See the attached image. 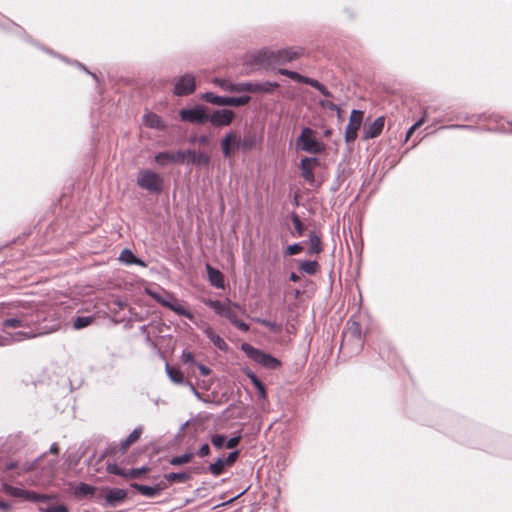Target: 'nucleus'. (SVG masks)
I'll return each instance as SVG.
<instances>
[{
	"label": "nucleus",
	"mask_w": 512,
	"mask_h": 512,
	"mask_svg": "<svg viewBox=\"0 0 512 512\" xmlns=\"http://www.w3.org/2000/svg\"><path fill=\"white\" fill-rule=\"evenodd\" d=\"M44 319L45 317L38 312L31 310L21 311L15 316L5 319L3 321V328H22V330L11 334L13 341H22L45 334L46 332L39 327L40 322Z\"/></svg>",
	"instance_id": "1"
},
{
	"label": "nucleus",
	"mask_w": 512,
	"mask_h": 512,
	"mask_svg": "<svg viewBox=\"0 0 512 512\" xmlns=\"http://www.w3.org/2000/svg\"><path fill=\"white\" fill-rule=\"evenodd\" d=\"M303 49H282L277 51L263 50L259 53L257 61L264 66L283 65L299 58Z\"/></svg>",
	"instance_id": "2"
},
{
	"label": "nucleus",
	"mask_w": 512,
	"mask_h": 512,
	"mask_svg": "<svg viewBox=\"0 0 512 512\" xmlns=\"http://www.w3.org/2000/svg\"><path fill=\"white\" fill-rule=\"evenodd\" d=\"M204 303L212 308L218 315L227 318L233 325L243 332L249 330V325L243 321H240L237 317L235 307L229 302H222L218 300H205Z\"/></svg>",
	"instance_id": "3"
},
{
	"label": "nucleus",
	"mask_w": 512,
	"mask_h": 512,
	"mask_svg": "<svg viewBox=\"0 0 512 512\" xmlns=\"http://www.w3.org/2000/svg\"><path fill=\"white\" fill-rule=\"evenodd\" d=\"M136 182L140 188L150 193L158 194L163 188V178L161 175L149 169L140 170Z\"/></svg>",
	"instance_id": "4"
},
{
	"label": "nucleus",
	"mask_w": 512,
	"mask_h": 512,
	"mask_svg": "<svg viewBox=\"0 0 512 512\" xmlns=\"http://www.w3.org/2000/svg\"><path fill=\"white\" fill-rule=\"evenodd\" d=\"M296 146L299 150L312 154L321 153L324 150V144L316 139L315 131L309 127L302 128L296 140Z\"/></svg>",
	"instance_id": "5"
},
{
	"label": "nucleus",
	"mask_w": 512,
	"mask_h": 512,
	"mask_svg": "<svg viewBox=\"0 0 512 512\" xmlns=\"http://www.w3.org/2000/svg\"><path fill=\"white\" fill-rule=\"evenodd\" d=\"M202 99L208 103L217 105V106H233L240 107L249 103V96H240V97H229V96H218L212 92H206L202 95Z\"/></svg>",
	"instance_id": "6"
},
{
	"label": "nucleus",
	"mask_w": 512,
	"mask_h": 512,
	"mask_svg": "<svg viewBox=\"0 0 512 512\" xmlns=\"http://www.w3.org/2000/svg\"><path fill=\"white\" fill-rule=\"evenodd\" d=\"M241 349L249 358L267 368H277L280 365V362L276 358L254 348L248 343L242 344Z\"/></svg>",
	"instance_id": "7"
},
{
	"label": "nucleus",
	"mask_w": 512,
	"mask_h": 512,
	"mask_svg": "<svg viewBox=\"0 0 512 512\" xmlns=\"http://www.w3.org/2000/svg\"><path fill=\"white\" fill-rule=\"evenodd\" d=\"M242 136L238 130H230L221 140V149L225 158H230L233 153L243 150Z\"/></svg>",
	"instance_id": "8"
},
{
	"label": "nucleus",
	"mask_w": 512,
	"mask_h": 512,
	"mask_svg": "<svg viewBox=\"0 0 512 512\" xmlns=\"http://www.w3.org/2000/svg\"><path fill=\"white\" fill-rule=\"evenodd\" d=\"M351 342H354L356 349L359 350L363 345V339L361 335V329L357 322L349 321L347 323V329L343 334L342 349H346Z\"/></svg>",
	"instance_id": "9"
},
{
	"label": "nucleus",
	"mask_w": 512,
	"mask_h": 512,
	"mask_svg": "<svg viewBox=\"0 0 512 512\" xmlns=\"http://www.w3.org/2000/svg\"><path fill=\"white\" fill-rule=\"evenodd\" d=\"M195 77L190 74H184L175 80L174 94L177 96L190 95L195 91Z\"/></svg>",
	"instance_id": "10"
},
{
	"label": "nucleus",
	"mask_w": 512,
	"mask_h": 512,
	"mask_svg": "<svg viewBox=\"0 0 512 512\" xmlns=\"http://www.w3.org/2000/svg\"><path fill=\"white\" fill-rule=\"evenodd\" d=\"M363 120V112L359 110H352L349 118L348 125L345 129V141L347 143L354 142L357 138V132Z\"/></svg>",
	"instance_id": "11"
},
{
	"label": "nucleus",
	"mask_w": 512,
	"mask_h": 512,
	"mask_svg": "<svg viewBox=\"0 0 512 512\" xmlns=\"http://www.w3.org/2000/svg\"><path fill=\"white\" fill-rule=\"evenodd\" d=\"M182 121L203 124L208 121V114L202 107L182 109L179 113Z\"/></svg>",
	"instance_id": "12"
},
{
	"label": "nucleus",
	"mask_w": 512,
	"mask_h": 512,
	"mask_svg": "<svg viewBox=\"0 0 512 512\" xmlns=\"http://www.w3.org/2000/svg\"><path fill=\"white\" fill-rule=\"evenodd\" d=\"M235 118V113L229 109L215 110L208 115V121L215 127L229 126Z\"/></svg>",
	"instance_id": "13"
},
{
	"label": "nucleus",
	"mask_w": 512,
	"mask_h": 512,
	"mask_svg": "<svg viewBox=\"0 0 512 512\" xmlns=\"http://www.w3.org/2000/svg\"><path fill=\"white\" fill-rule=\"evenodd\" d=\"M320 162L315 157H305L300 162V170L303 179L309 184L315 182L314 169L319 166Z\"/></svg>",
	"instance_id": "14"
},
{
	"label": "nucleus",
	"mask_w": 512,
	"mask_h": 512,
	"mask_svg": "<svg viewBox=\"0 0 512 512\" xmlns=\"http://www.w3.org/2000/svg\"><path fill=\"white\" fill-rule=\"evenodd\" d=\"M180 157L181 155L177 151H164L156 154L154 160L157 164L166 166L168 164H180Z\"/></svg>",
	"instance_id": "15"
},
{
	"label": "nucleus",
	"mask_w": 512,
	"mask_h": 512,
	"mask_svg": "<svg viewBox=\"0 0 512 512\" xmlns=\"http://www.w3.org/2000/svg\"><path fill=\"white\" fill-rule=\"evenodd\" d=\"M384 117H378L371 124L364 127V138L372 139L379 136L384 128Z\"/></svg>",
	"instance_id": "16"
},
{
	"label": "nucleus",
	"mask_w": 512,
	"mask_h": 512,
	"mask_svg": "<svg viewBox=\"0 0 512 512\" xmlns=\"http://www.w3.org/2000/svg\"><path fill=\"white\" fill-rule=\"evenodd\" d=\"M57 459H52L48 461L47 465L43 466L41 469V478L38 480L37 483H50L56 474V468H57Z\"/></svg>",
	"instance_id": "17"
},
{
	"label": "nucleus",
	"mask_w": 512,
	"mask_h": 512,
	"mask_svg": "<svg viewBox=\"0 0 512 512\" xmlns=\"http://www.w3.org/2000/svg\"><path fill=\"white\" fill-rule=\"evenodd\" d=\"M146 294L153 298L156 302L161 304L164 307H167L171 300L173 299V295L165 290H154L150 288H146Z\"/></svg>",
	"instance_id": "18"
},
{
	"label": "nucleus",
	"mask_w": 512,
	"mask_h": 512,
	"mask_svg": "<svg viewBox=\"0 0 512 512\" xmlns=\"http://www.w3.org/2000/svg\"><path fill=\"white\" fill-rule=\"evenodd\" d=\"M206 270H207L208 279H209L211 285L216 288L223 289L224 288L223 274L219 270L213 268L209 264L206 265Z\"/></svg>",
	"instance_id": "19"
},
{
	"label": "nucleus",
	"mask_w": 512,
	"mask_h": 512,
	"mask_svg": "<svg viewBox=\"0 0 512 512\" xmlns=\"http://www.w3.org/2000/svg\"><path fill=\"white\" fill-rule=\"evenodd\" d=\"M126 496L127 492L125 490L114 488L108 491L105 499L110 506H116L118 503L122 502Z\"/></svg>",
	"instance_id": "20"
},
{
	"label": "nucleus",
	"mask_w": 512,
	"mask_h": 512,
	"mask_svg": "<svg viewBox=\"0 0 512 512\" xmlns=\"http://www.w3.org/2000/svg\"><path fill=\"white\" fill-rule=\"evenodd\" d=\"M144 124L149 128L163 130L166 128L163 120L156 114L149 112L143 116Z\"/></svg>",
	"instance_id": "21"
},
{
	"label": "nucleus",
	"mask_w": 512,
	"mask_h": 512,
	"mask_svg": "<svg viewBox=\"0 0 512 512\" xmlns=\"http://www.w3.org/2000/svg\"><path fill=\"white\" fill-rule=\"evenodd\" d=\"M204 333L218 349L222 351L228 350V345L226 342L218 334H216L211 327L206 326L204 328Z\"/></svg>",
	"instance_id": "22"
},
{
	"label": "nucleus",
	"mask_w": 512,
	"mask_h": 512,
	"mask_svg": "<svg viewBox=\"0 0 512 512\" xmlns=\"http://www.w3.org/2000/svg\"><path fill=\"white\" fill-rule=\"evenodd\" d=\"M166 308L174 311L176 314H178L180 316H184V317L188 318L189 320H192L194 318L193 313L190 312L189 310H187L181 304H179L177 299H175V297H173V299L171 300L169 305H167Z\"/></svg>",
	"instance_id": "23"
},
{
	"label": "nucleus",
	"mask_w": 512,
	"mask_h": 512,
	"mask_svg": "<svg viewBox=\"0 0 512 512\" xmlns=\"http://www.w3.org/2000/svg\"><path fill=\"white\" fill-rule=\"evenodd\" d=\"M132 487L135 488L139 493L146 497H155L161 491V488L157 486H147L142 484L133 483Z\"/></svg>",
	"instance_id": "24"
},
{
	"label": "nucleus",
	"mask_w": 512,
	"mask_h": 512,
	"mask_svg": "<svg viewBox=\"0 0 512 512\" xmlns=\"http://www.w3.org/2000/svg\"><path fill=\"white\" fill-rule=\"evenodd\" d=\"M308 242H309L308 254H310V255L319 254L322 251L320 237L315 232H311L309 234Z\"/></svg>",
	"instance_id": "25"
},
{
	"label": "nucleus",
	"mask_w": 512,
	"mask_h": 512,
	"mask_svg": "<svg viewBox=\"0 0 512 512\" xmlns=\"http://www.w3.org/2000/svg\"><path fill=\"white\" fill-rule=\"evenodd\" d=\"M120 261H122L125 264L131 265V264H137L140 266H145V263L137 258L130 250L126 249L123 250L119 257Z\"/></svg>",
	"instance_id": "26"
},
{
	"label": "nucleus",
	"mask_w": 512,
	"mask_h": 512,
	"mask_svg": "<svg viewBox=\"0 0 512 512\" xmlns=\"http://www.w3.org/2000/svg\"><path fill=\"white\" fill-rule=\"evenodd\" d=\"M166 372H167L170 380L172 382H174L175 384H184L185 383L184 374L180 370L175 369L167 364Z\"/></svg>",
	"instance_id": "27"
},
{
	"label": "nucleus",
	"mask_w": 512,
	"mask_h": 512,
	"mask_svg": "<svg viewBox=\"0 0 512 512\" xmlns=\"http://www.w3.org/2000/svg\"><path fill=\"white\" fill-rule=\"evenodd\" d=\"M2 490L12 496V497H16V498H22V499H25V495H26V491L25 489H22V488H18V487H14V486H11L9 484H6L4 483L2 485Z\"/></svg>",
	"instance_id": "28"
},
{
	"label": "nucleus",
	"mask_w": 512,
	"mask_h": 512,
	"mask_svg": "<svg viewBox=\"0 0 512 512\" xmlns=\"http://www.w3.org/2000/svg\"><path fill=\"white\" fill-rule=\"evenodd\" d=\"M317 261H302L299 265V269L308 275H314L318 270Z\"/></svg>",
	"instance_id": "29"
},
{
	"label": "nucleus",
	"mask_w": 512,
	"mask_h": 512,
	"mask_svg": "<svg viewBox=\"0 0 512 512\" xmlns=\"http://www.w3.org/2000/svg\"><path fill=\"white\" fill-rule=\"evenodd\" d=\"M50 498L51 497L49 495L38 494L36 492L27 490L24 500L30 501V502H46V501L50 500Z\"/></svg>",
	"instance_id": "30"
},
{
	"label": "nucleus",
	"mask_w": 512,
	"mask_h": 512,
	"mask_svg": "<svg viewBox=\"0 0 512 512\" xmlns=\"http://www.w3.org/2000/svg\"><path fill=\"white\" fill-rule=\"evenodd\" d=\"M225 466L226 464L223 458H218L214 463H212L209 466L208 470L212 475L219 476L220 474L223 473Z\"/></svg>",
	"instance_id": "31"
},
{
	"label": "nucleus",
	"mask_w": 512,
	"mask_h": 512,
	"mask_svg": "<svg viewBox=\"0 0 512 512\" xmlns=\"http://www.w3.org/2000/svg\"><path fill=\"white\" fill-rule=\"evenodd\" d=\"M243 150H251L256 146L257 137L254 133H248L244 137H242Z\"/></svg>",
	"instance_id": "32"
},
{
	"label": "nucleus",
	"mask_w": 512,
	"mask_h": 512,
	"mask_svg": "<svg viewBox=\"0 0 512 512\" xmlns=\"http://www.w3.org/2000/svg\"><path fill=\"white\" fill-rule=\"evenodd\" d=\"M193 456H194V454L191 452H187L180 456H175L170 460V464L174 465V466H179V465L189 463L192 460Z\"/></svg>",
	"instance_id": "33"
},
{
	"label": "nucleus",
	"mask_w": 512,
	"mask_h": 512,
	"mask_svg": "<svg viewBox=\"0 0 512 512\" xmlns=\"http://www.w3.org/2000/svg\"><path fill=\"white\" fill-rule=\"evenodd\" d=\"M279 84L276 82H263V83H256L255 92H266L270 93L274 89L278 88Z\"/></svg>",
	"instance_id": "34"
},
{
	"label": "nucleus",
	"mask_w": 512,
	"mask_h": 512,
	"mask_svg": "<svg viewBox=\"0 0 512 512\" xmlns=\"http://www.w3.org/2000/svg\"><path fill=\"white\" fill-rule=\"evenodd\" d=\"M166 479L169 482H178V483H184L187 480L190 479V475L188 473L182 472V473H169L166 475Z\"/></svg>",
	"instance_id": "35"
},
{
	"label": "nucleus",
	"mask_w": 512,
	"mask_h": 512,
	"mask_svg": "<svg viewBox=\"0 0 512 512\" xmlns=\"http://www.w3.org/2000/svg\"><path fill=\"white\" fill-rule=\"evenodd\" d=\"M210 162V157L206 153L199 152L194 153L193 159L191 164L199 165V166H206Z\"/></svg>",
	"instance_id": "36"
},
{
	"label": "nucleus",
	"mask_w": 512,
	"mask_h": 512,
	"mask_svg": "<svg viewBox=\"0 0 512 512\" xmlns=\"http://www.w3.org/2000/svg\"><path fill=\"white\" fill-rule=\"evenodd\" d=\"M93 322V318L91 316H81L77 317L73 322V327L77 330L85 328L89 326Z\"/></svg>",
	"instance_id": "37"
},
{
	"label": "nucleus",
	"mask_w": 512,
	"mask_h": 512,
	"mask_svg": "<svg viewBox=\"0 0 512 512\" xmlns=\"http://www.w3.org/2000/svg\"><path fill=\"white\" fill-rule=\"evenodd\" d=\"M94 493H95V488L86 483H80L75 489V494H77V495L86 496V495H93Z\"/></svg>",
	"instance_id": "38"
},
{
	"label": "nucleus",
	"mask_w": 512,
	"mask_h": 512,
	"mask_svg": "<svg viewBox=\"0 0 512 512\" xmlns=\"http://www.w3.org/2000/svg\"><path fill=\"white\" fill-rule=\"evenodd\" d=\"M291 220H292L293 225H294L295 235L297 237L303 236V234H304V225L302 224L299 216L297 214L293 213L292 216H291Z\"/></svg>",
	"instance_id": "39"
},
{
	"label": "nucleus",
	"mask_w": 512,
	"mask_h": 512,
	"mask_svg": "<svg viewBox=\"0 0 512 512\" xmlns=\"http://www.w3.org/2000/svg\"><path fill=\"white\" fill-rule=\"evenodd\" d=\"M43 457H44V455H43V456H41V457H39L38 459L34 460L33 462H30V463H28V462H27V463L22 464V465L19 467V471H18V473H17V474H18V475H21V474H23V473H26V472H29V471H32V470L36 469V468L38 467V463H39V461H40Z\"/></svg>",
	"instance_id": "40"
},
{
	"label": "nucleus",
	"mask_w": 512,
	"mask_h": 512,
	"mask_svg": "<svg viewBox=\"0 0 512 512\" xmlns=\"http://www.w3.org/2000/svg\"><path fill=\"white\" fill-rule=\"evenodd\" d=\"M234 92H255L256 83L234 84Z\"/></svg>",
	"instance_id": "41"
},
{
	"label": "nucleus",
	"mask_w": 512,
	"mask_h": 512,
	"mask_svg": "<svg viewBox=\"0 0 512 512\" xmlns=\"http://www.w3.org/2000/svg\"><path fill=\"white\" fill-rule=\"evenodd\" d=\"M177 153H179L181 155V157L179 159L180 164H184V163L191 164L195 152L188 149V150H177Z\"/></svg>",
	"instance_id": "42"
},
{
	"label": "nucleus",
	"mask_w": 512,
	"mask_h": 512,
	"mask_svg": "<svg viewBox=\"0 0 512 512\" xmlns=\"http://www.w3.org/2000/svg\"><path fill=\"white\" fill-rule=\"evenodd\" d=\"M214 83L225 91L234 92V84L228 80L216 78Z\"/></svg>",
	"instance_id": "43"
},
{
	"label": "nucleus",
	"mask_w": 512,
	"mask_h": 512,
	"mask_svg": "<svg viewBox=\"0 0 512 512\" xmlns=\"http://www.w3.org/2000/svg\"><path fill=\"white\" fill-rule=\"evenodd\" d=\"M149 471V468L146 466H143L141 468H135V469H128L127 470V478L128 479H135L138 478L143 473Z\"/></svg>",
	"instance_id": "44"
},
{
	"label": "nucleus",
	"mask_w": 512,
	"mask_h": 512,
	"mask_svg": "<svg viewBox=\"0 0 512 512\" xmlns=\"http://www.w3.org/2000/svg\"><path fill=\"white\" fill-rule=\"evenodd\" d=\"M303 247L300 243L289 245L284 251L285 256H292L302 252Z\"/></svg>",
	"instance_id": "45"
},
{
	"label": "nucleus",
	"mask_w": 512,
	"mask_h": 512,
	"mask_svg": "<svg viewBox=\"0 0 512 512\" xmlns=\"http://www.w3.org/2000/svg\"><path fill=\"white\" fill-rule=\"evenodd\" d=\"M211 442H212L214 447L220 449L226 443V437L224 435H221V434H215V435H213L211 437Z\"/></svg>",
	"instance_id": "46"
},
{
	"label": "nucleus",
	"mask_w": 512,
	"mask_h": 512,
	"mask_svg": "<svg viewBox=\"0 0 512 512\" xmlns=\"http://www.w3.org/2000/svg\"><path fill=\"white\" fill-rule=\"evenodd\" d=\"M107 469H108V472L111 473V474H115V475H119V476L127 478V470L123 469V468H120L116 464L109 465Z\"/></svg>",
	"instance_id": "47"
},
{
	"label": "nucleus",
	"mask_w": 512,
	"mask_h": 512,
	"mask_svg": "<svg viewBox=\"0 0 512 512\" xmlns=\"http://www.w3.org/2000/svg\"><path fill=\"white\" fill-rule=\"evenodd\" d=\"M291 79L297 81V82H300V83H304V84H307V85H310L312 83V78H309V77H306V76H303L297 72H294L292 71L291 73V76H290Z\"/></svg>",
	"instance_id": "48"
},
{
	"label": "nucleus",
	"mask_w": 512,
	"mask_h": 512,
	"mask_svg": "<svg viewBox=\"0 0 512 512\" xmlns=\"http://www.w3.org/2000/svg\"><path fill=\"white\" fill-rule=\"evenodd\" d=\"M310 86L314 87L315 89H317L321 94H323L324 96L326 97H331V93L327 90V88L321 84L319 81L313 79L312 80V83L310 84Z\"/></svg>",
	"instance_id": "49"
},
{
	"label": "nucleus",
	"mask_w": 512,
	"mask_h": 512,
	"mask_svg": "<svg viewBox=\"0 0 512 512\" xmlns=\"http://www.w3.org/2000/svg\"><path fill=\"white\" fill-rule=\"evenodd\" d=\"M39 511L40 512H69L68 508L63 504L56 505V506H50L47 508H40Z\"/></svg>",
	"instance_id": "50"
},
{
	"label": "nucleus",
	"mask_w": 512,
	"mask_h": 512,
	"mask_svg": "<svg viewBox=\"0 0 512 512\" xmlns=\"http://www.w3.org/2000/svg\"><path fill=\"white\" fill-rule=\"evenodd\" d=\"M142 427L139 426L137 428H135L130 434L129 436L127 437V439H129L132 443H135L141 436L142 434Z\"/></svg>",
	"instance_id": "51"
},
{
	"label": "nucleus",
	"mask_w": 512,
	"mask_h": 512,
	"mask_svg": "<svg viewBox=\"0 0 512 512\" xmlns=\"http://www.w3.org/2000/svg\"><path fill=\"white\" fill-rule=\"evenodd\" d=\"M238 456H239V452L233 451L226 458H223L226 466L233 465L235 463V461L237 460Z\"/></svg>",
	"instance_id": "52"
},
{
	"label": "nucleus",
	"mask_w": 512,
	"mask_h": 512,
	"mask_svg": "<svg viewBox=\"0 0 512 512\" xmlns=\"http://www.w3.org/2000/svg\"><path fill=\"white\" fill-rule=\"evenodd\" d=\"M181 358H182L183 363H185V364H194L195 363L194 355L191 352L183 351Z\"/></svg>",
	"instance_id": "53"
},
{
	"label": "nucleus",
	"mask_w": 512,
	"mask_h": 512,
	"mask_svg": "<svg viewBox=\"0 0 512 512\" xmlns=\"http://www.w3.org/2000/svg\"><path fill=\"white\" fill-rule=\"evenodd\" d=\"M320 105L322 107H325L332 111H339V107L335 103H333L332 101H329V100L320 101Z\"/></svg>",
	"instance_id": "54"
},
{
	"label": "nucleus",
	"mask_w": 512,
	"mask_h": 512,
	"mask_svg": "<svg viewBox=\"0 0 512 512\" xmlns=\"http://www.w3.org/2000/svg\"><path fill=\"white\" fill-rule=\"evenodd\" d=\"M261 324L268 327L270 330H272L274 332L280 331V325L275 322H271L268 320H261Z\"/></svg>",
	"instance_id": "55"
},
{
	"label": "nucleus",
	"mask_w": 512,
	"mask_h": 512,
	"mask_svg": "<svg viewBox=\"0 0 512 512\" xmlns=\"http://www.w3.org/2000/svg\"><path fill=\"white\" fill-rule=\"evenodd\" d=\"M240 440H241V436L232 437L228 441H226V447L228 449H232L239 444Z\"/></svg>",
	"instance_id": "56"
},
{
	"label": "nucleus",
	"mask_w": 512,
	"mask_h": 512,
	"mask_svg": "<svg viewBox=\"0 0 512 512\" xmlns=\"http://www.w3.org/2000/svg\"><path fill=\"white\" fill-rule=\"evenodd\" d=\"M210 453V447L208 444H203L200 449L198 450V455L200 457L208 456Z\"/></svg>",
	"instance_id": "57"
},
{
	"label": "nucleus",
	"mask_w": 512,
	"mask_h": 512,
	"mask_svg": "<svg viewBox=\"0 0 512 512\" xmlns=\"http://www.w3.org/2000/svg\"><path fill=\"white\" fill-rule=\"evenodd\" d=\"M197 368L199 369L200 373L203 375V376H207L211 373V370L210 368H208L207 366L203 365V364H198L197 365Z\"/></svg>",
	"instance_id": "58"
},
{
	"label": "nucleus",
	"mask_w": 512,
	"mask_h": 512,
	"mask_svg": "<svg viewBox=\"0 0 512 512\" xmlns=\"http://www.w3.org/2000/svg\"><path fill=\"white\" fill-rule=\"evenodd\" d=\"M11 509V505L7 502L0 500V510L4 512H8Z\"/></svg>",
	"instance_id": "59"
},
{
	"label": "nucleus",
	"mask_w": 512,
	"mask_h": 512,
	"mask_svg": "<svg viewBox=\"0 0 512 512\" xmlns=\"http://www.w3.org/2000/svg\"><path fill=\"white\" fill-rule=\"evenodd\" d=\"M418 129L417 126H415V123L409 128V130L406 133V141L412 136V134L415 132V130Z\"/></svg>",
	"instance_id": "60"
},
{
	"label": "nucleus",
	"mask_w": 512,
	"mask_h": 512,
	"mask_svg": "<svg viewBox=\"0 0 512 512\" xmlns=\"http://www.w3.org/2000/svg\"><path fill=\"white\" fill-rule=\"evenodd\" d=\"M133 443L129 440V439H125L121 442V449L123 451H125L130 445H132Z\"/></svg>",
	"instance_id": "61"
},
{
	"label": "nucleus",
	"mask_w": 512,
	"mask_h": 512,
	"mask_svg": "<svg viewBox=\"0 0 512 512\" xmlns=\"http://www.w3.org/2000/svg\"><path fill=\"white\" fill-rule=\"evenodd\" d=\"M426 115L427 113L424 112L423 116L415 123V126L419 128L421 125H423L426 121Z\"/></svg>",
	"instance_id": "62"
},
{
	"label": "nucleus",
	"mask_w": 512,
	"mask_h": 512,
	"mask_svg": "<svg viewBox=\"0 0 512 512\" xmlns=\"http://www.w3.org/2000/svg\"><path fill=\"white\" fill-rule=\"evenodd\" d=\"M252 381L257 389H262L263 384L261 383V381L259 379H257L256 377L253 376Z\"/></svg>",
	"instance_id": "63"
},
{
	"label": "nucleus",
	"mask_w": 512,
	"mask_h": 512,
	"mask_svg": "<svg viewBox=\"0 0 512 512\" xmlns=\"http://www.w3.org/2000/svg\"><path fill=\"white\" fill-rule=\"evenodd\" d=\"M278 73L281 74V75H285V76L290 78L292 71L287 70V69H279Z\"/></svg>",
	"instance_id": "64"
}]
</instances>
